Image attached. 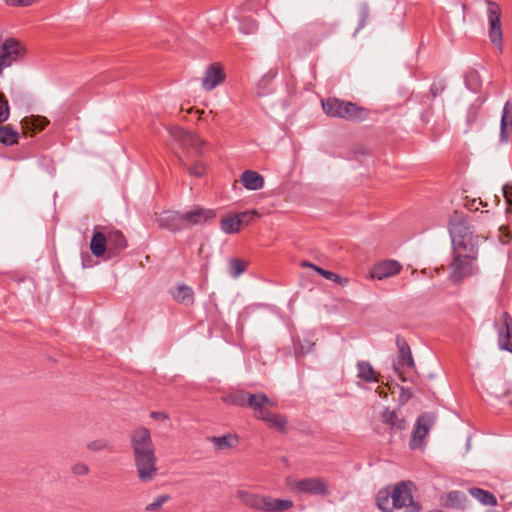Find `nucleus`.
<instances>
[{
    "label": "nucleus",
    "mask_w": 512,
    "mask_h": 512,
    "mask_svg": "<svg viewBox=\"0 0 512 512\" xmlns=\"http://www.w3.org/2000/svg\"><path fill=\"white\" fill-rule=\"evenodd\" d=\"M173 299L184 305H193L195 301L193 289L186 285L180 284L171 290Z\"/></svg>",
    "instance_id": "nucleus-22"
},
{
    "label": "nucleus",
    "mask_w": 512,
    "mask_h": 512,
    "mask_svg": "<svg viewBox=\"0 0 512 512\" xmlns=\"http://www.w3.org/2000/svg\"><path fill=\"white\" fill-rule=\"evenodd\" d=\"M237 215L241 220L242 227L251 224L255 219L259 217V213L256 210L244 211L241 213H237Z\"/></svg>",
    "instance_id": "nucleus-37"
},
{
    "label": "nucleus",
    "mask_w": 512,
    "mask_h": 512,
    "mask_svg": "<svg viewBox=\"0 0 512 512\" xmlns=\"http://www.w3.org/2000/svg\"><path fill=\"white\" fill-rule=\"evenodd\" d=\"M477 254H461L454 252V259L451 263L450 279L454 283L461 282L464 278L472 275V262L476 260Z\"/></svg>",
    "instance_id": "nucleus-10"
},
{
    "label": "nucleus",
    "mask_w": 512,
    "mask_h": 512,
    "mask_svg": "<svg viewBox=\"0 0 512 512\" xmlns=\"http://www.w3.org/2000/svg\"><path fill=\"white\" fill-rule=\"evenodd\" d=\"M24 54V48L15 38L6 39L0 46V73L5 67L11 66Z\"/></svg>",
    "instance_id": "nucleus-13"
},
{
    "label": "nucleus",
    "mask_w": 512,
    "mask_h": 512,
    "mask_svg": "<svg viewBox=\"0 0 512 512\" xmlns=\"http://www.w3.org/2000/svg\"><path fill=\"white\" fill-rule=\"evenodd\" d=\"M160 228L167 229L171 232L182 231L186 228L184 213L177 211H164L156 219Z\"/></svg>",
    "instance_id": "nucleus-16"
},
{
    "label": "nucleus",
    "mask_w": 512,
    "mask_h": 512,
    "mask_svg": "<svg viewBox=\"0 0 512 512\" xmlns=\"http://www.w3.org/2000/svg\"><path fill=\"white\" fill-rule=\"evenodd\" d=\"M445 88H446V84L443 80L434 81L431 84L430 93H431L432 97L435 98V97L439 96L440 94H442L444 92Z\"/></svg>",
    "instance_id": "nucleus-38"
},
{
    "label": "nucleus",
    "mask_w": 512,
    "mask_h": 512,
    "mask_svg": "<svg viewBox=\"0 0 512 512\" xmlns=\"http://www.w3.org/2000/svg\"><path fill=\"white\" fill-rule=\"evenodd\" d=\"M10 116V108L5 95L0 92V124L5 122Z\"/></svg>",
    "instance_id": "nucleus-36"
},
{
    "label": "nucleus",
    "mask_w": 512,
    "mask_h": 512,
    "mask_svg": "<svg viewBox=\"0 0 512 512\" xmlns=\"http://www.w3.org/2000/svg\"><path fill=\"white\" fill-rule=\"evenodd\" d=\"M170 134L181 143L184 150L182 157L190 158V153L197 156L202 154L206 143L197 134L186 132L179 127L171 129Z\"/></svg>",
    "instance_id": "nucleus-8"
},
{
    "label": "nucleus",
    "mask_w": 512,
    "mask_h": 512,
    "mask_svg": "<svg viewBox=\"0 0 512 512\" xmlns=\"http://www.w3.org/2000/svg\"><path fill=\"white\" fill-rule=\"evenodd\" d=\"M216 217V212L204 207H196L184 213L185 226L202 225Z\"/></svg>",
    "instance_id": "nucleus-18"
},
{
    "label": "nucleus",
    "mask_w": 512,
    "mask_h": 512,
    "mask_svg": "<svg viewBox=\"0 0 512 512\" xmlns=\"http://www.w3.org/2000/svg\"><path fill=\"white\" fill-rule=\"evenodd\" d=\"M224 79L225 73L223 68L218 63H214L206 69L204 77L202 78V87L206 91H211L222 83Z\"/></svg>",
    "instance_id": "nucleus-19"
},
{
    "label": "nucleus",
    "mask_w": 512,
    "mask_h": 512,
    "mask_svg": "<svg viewBox=\"0 0 512 512\" xmlns=\"http://www.w3.org/2000/svg\"><path fill=\"white\" fill-rule=\"evenodd\" d=\"M396 346L398 348V359L395 364L396 369L404 367L409 369L415 368V362L411 353L410 346L403 336H396Z\"/></svg>",
    "instance_id": "nucleus-17"
},
{
    "label": "nucleus",
    "mask_w": 512,
    "mask_h": 512,
    "mask_svg": "<svg viewBox=\"0 0 512 512\" xmlns=\"http://www.w3.org/2000/svg\"><path fill=\"white\" fill-rule=\"evenodd\" d=\"M170 499H171V497L168 494L159 495L158 497H156L154 499L153 502H151L150 504H148L145 507V511H147V512L159 511L165 503L170 501Z\"/></svg>",
    "instance_id": "nucleus-33"
},
{
    "label": "nucleus",
    "mask_w": 512,
    "mask_h": 512,
    "mask_svg": "<svg viewBox=\"0 0 512 512\" xmlns=\"http://www.w3.org/2000/svg\"><path fill=\"white\" fill-rule=\"evenodd\" d=\"M465 81L467 87L473 91H477L480 87V77L477 71L468 72Z\"/></svg>",
    "instance_id": "nucleus-35"
},
{
    "label": "nucleus",
    "mask_w": 512,
    "mask_h": 512,
    "mask_svg": "<svg viewBox=\"0 0 512 512\" xmlns=\"http://www.w3.org/2000/svg\"><path fill=\"white\" fill-rule=\"evenodd\" d=\"M134 466L142 483L152 482L158 475L157 457L150 431L139 427L130 434Z\"/></svg>",
    "instance_id": "nucleus-1"
},
{
    "label": "nucleus",
    "mask_w": 512,
    "mask_h": 512,
    "mask_svg": "<svg viewBox=\"0 0 512 512\" xmlns=\"http://www.w3.org/2000/svg\"><path fill=\"white\" fill-rule=\"evenodd\" d=\"M494 328L498 335V345L501 350L512 353V317L507 311H503L494 321Z\"/></svg>",
    "instance_id": "nucleus-11"
},
{
    "label": "nucleus",
    "mask_w": 512,
    "mask_h": 512,
    "mask_svg": "<svg viewBox=\"0 0 512 512\" xmlns=\"http://www.w3.org/2000/svg\"><path fill=\"white\" fill-rule=\"evenodd\" d=\"M360 16H361V22H360V26L363 27L367 18L369 17V8L368 6H364L362 9H361V12H360Z\"/></svg>",
    "instance_id": "nucleus-43"
},
{
    "label": "nucleus",
    "mask_w": 512,
    "mask_h": 512,
    "mask_svg": "<svg viewBox=\"0 0 512 512\" xmlns=\"http://www.w3.org/2000/svg\"><path fill=\"white\" fill-rule=\"evenodd\" d=\"M257 494L247 491V490H238L236 492V498L245 506L251 507L253 505L254 500L256 499Z\"/></svg>",
    "instance_id": "nucleus-34"
},
{
    "label": "nucleus",
    "mask_w": 512,
    "mask_h": 512,
    "mask_svg": "<svg viewBox=\"0 0 512 512\" xmlns=\"http://www.w3.org/2000/svg\"><path fill=\"white\" fill-rule=\"evenodd\" d=\"M108 442L105 439H98L91 441L87 444V448L91 451H100L107 447Z\"/></svg>",
    "instance_id": "nucleus-40"
},
{
    "label": "nucleus",
    "mask_w": 512,
    "mask_h": 512,
    "mask_svg": "<svg viewBox=\"0 0 512 512\" xmlns=\"http://www.w3.org/2000/svg\"><path fill=\"white\" fill-rule=\"evenodd\" d=\"M357 377L367 383L378 382V375L371 364L367 361H359L357 364Z\"/></svg>",
    "instance_id": "nucleus-25"
},
{
    "label": "nucleus",
    "mask_w": 512,
    "mask_h": 512,
    "mask_svg": "<svg viewBox=\"0 0 512 512\" xmlns=\"http://www.w3.org/2000/svg\"><path fill=\"white\" fill-rule=\"evenodd\" d=\"M401 264L395 260H385L376 264L371 270L373 278L379 280L392 277L401 271Z\"/></svg>",
    "instance_id": "nucleus-20"
},
{
    "label": "nucleus",
    "mask_w": 512,
    "mask_h": 512,
    "mask_svg": "<svg viewBox=\"0 0 512 512\" xmlns=\"http://www.w3.org/2000/svg\"><path fill=\"white\" fill-rule=\"evenodd\" d=\"M229 266V274L237 278L240 276L243 272H245L247 268V263L241 259L233 258L229 260L228 263Z\"/></svg>",
    "instance_id": "nucleus-32"
},
{
    "label": "nucleus",
    "mask_w": 512,
    "mask_h": 512,
    "mask_svg": "<svg viewBox=\"0 0 512 512\" xmlns=\"http://www.w3.org/2000/svg\"><path fill=\"white\" fill-rule=\"evenodd\" d=\"M210 441L214 444L218 450H224L236 446L238 443V437L236 435H223L219 437H212Z\"/></svg>",
    "instance_id": "nucleus-30"
},
{
    "label": "nucleus",
    "mask_w": 512,
    "mask_h": 512,
    "mask_svg": "<svg viewBox=\"0 0 512 512\" xmlns=\"http://www.w3.org/2000/svg\"><path fill=\"white\" fill-rule=\"evenodd\" d=\"M380 420L387 428L390 437L392 438L397 433H402L407 429V421L404 417L400 416L395 410L385 407L380 413Z\"/></svg>",
    "instance_id": "nucleus-15"
},
{
    "label": "nucleus",
    "mask_w": 512,
    "mask_h": 512,
    "mask_svg": "<svg viewBox=\"0 0 512 512\" xmlns=\"http://www.w3.org/2000/svg\"><path fill=\"white\" fill-rule=\"evenodd\" d=\"M411 481H401L394 485L392 491L388 488L380 489L376 496V503L383 512H420L421 505L412 496Z\"/></svg>",
    "instance_id": "nucleus-2"
},
{
    "label": "nucleus",
    "mask_w": 512,
    "mask_h": 512,
    "mask_svg": "<svg viewBox=\"0 0 512 512\" xmlns=\"http://www.w3.org/2000/svg\"><path fill=\"white\" fill-rule=\"evenodd\" d=\"M72 472L77 476H84L88 474L89 467L84 463H77L72 466Z\"/></svg>",
    "instance_id": "nucleus-41"
},
{
    "label": "nucleus",
    "mask_w": 512,
    "mask_h": 512,
    "mask_svg": "<svg viewBox=\"0 0 512 512\" xmlns=\"http://www.w3.org/2000/svg\"><path fill=\"white\" fill-rule=\"evenodd\" d=\"M463 494L460 491H451L448 493L447 498L449 501L454 502L460 500Z\"/></svg>",
    "instance_id": "nucleus-44"
},
{
    "label": "nucleus",
    "mask_w": 512,
    "mask_h": 512,
    "mask_svg": "<svg viewBox=\"0 0 512 512\" xmlns=\"http://www.w3.org/2000/svg\"><path fill=\"white\" fill-rule=\"evenodd\" d=\"M179 162L181 167L186 169L191 176L202 177L206 173V165L202 161H196L192 165H189V158L179 156Z\"/></svg>",
    "instance_id": "nucleus-28"
},
{
    "label": "nucleus",
    "mask_w": 512,
    "mask_h": 512,
    "mask_svg": "<svg viewBox=\"0 0 512 512\" xmlns=\"http://www.w3.org/2000/svg\"><path fill=\"white\" fill-rule=\"evenodd\" d=\"M449 234L453 252L478 254L479 236L473 233L463 213L453 212L449 221Z\"/></svg>",
    "instance_id": "nucleus-4"
},
{
    "label": "nucleus",
    "mask_w": 512,
    "mask_h": 512,
    "mask_svg": "<svg viewBox=\"0 0 512 512\" xmlns=\"http://www.w3.org/2000/svg\"><path fill=\"white\" fill-rule=\"evenodd\" d=\"M413 394L410 390L401 388L400 395H399V402L401 404L407 403L411 398Z\"/></svg>",
    "instance_id": "nucleus-42"
},
{
    "label": "nucleus",
    "mask_w": 512,
    "mask_h": 512,
    "mask_svg": "<svg viewBox=\"0 0 512 512\" xmlns=\"http://www.w3.org/2000/svg\"><path fill=\"white\" fill-rule=\"evenodd\" d=\"M302 266L312 268L313 270H315L318 274H320L325 279L331 280L341 286H345L349 282V280L347 278H343L340 275H338L332 271L325 270V269L318 267L310 262L304 261V262H302Z\"/></svg>",
    "instance_id": "nucleus-26"
},
{
    "label": "nucleus",
    "mask_w": 512,
    "mask_h": 512,
    "mask_svg": "<svg viewBox=\"0 0 512 512\" xmlns=\"http://www.w3.org/2000/svg\"><path fill=\"white\" fill-rule=\"evenodd\" d=\"M475 202H476V200L474 199V200L472 201V204H471V205H470V207H469L470 209H473V208H474V206H475Z\"/></svg>",
    "instance_id": "nucleus-46"
},
{
    "label": "nucleus",
    "mask_w": 512,
    "mask_h": 512,
    "mask_svg": "<svg viewBox=\"0 0 512 512\" xmlns=\"http://www.w3.org/2000/svg\"><path fill=\"white\" fill-rule=\"evenodd\" d=\"M240 180L247 190H260L264 187V178L253 170H246L241 174Z\"/></svg>",
    "instance_id": "nucleus-21"
},
{
    "label": "nucleus",
    "mask_w": 512,
    "mask_h": 512,
    "mask_svg": "<svg viewBox=\"0 0 512 512\" xmlns=\"http://www.w3.org/2000/svg\"><path fill=\"white\" fill-rule=\"evenodd\" d=\"M289 487L293 491H297L304 494L326 496L329 494L328 485L324 479L316 478H305L298 481L289 483Z\"/></svg>",
    "instance_id": "nucleus-12"
},
{
    "label": "nucleus",
    "mask_w": 512,
    "mask_h": 512,
    "mask_svg": "<svg viewBox=\"0 0 512 512\" xmlns=\"http://www.w3.org/2000/svg\"><path fill=\"white\" fill-rule=\"evenodd\" d=\"M435 421L436 417L431 412H423L417 417L409 441V447L412 450L419 449L424 445L425 438L434 426Z\"/></svg>",
    "instance_id": "nucleus-7"
},
{
    "label": "nucleus",
    "mask_w": 512,
    "mask_h": 512,
    "mask_svg": "<svg viewBox=\"0 0 512 512\" xmlns=\"http://www.w3.org/2000/svg\"><path fill=\"white\" fill-rule=\"evenodd\" d=\"M323 111L330 117L342 118L348 121H363L368 117V110L350 101L337 98L322 100Z\"/></svg>",
    "instance_id": "nucleus-6"
},
{
    "label": "nucleus",
    "mask_w": 512,
    "mask_h": 512,
    "mask_svg": "<svg viewBox=\"0 0 512 512\" xmlns=\"http://www.w3.org/2000/svg\"><path fill=\"white\" fill-rule=\"evenodd\" d=\"M251 395H253V393L240 390L230 394L228 400L233 405L249 408L248 399Z\"/></svg>",
    "instance_id": "nucleus-31"
},
{
    "label": "nucleus",
    "mask_w": 512,
    "mask_h": 512,
    "mask_svg": "<svg viewBox=\"0 0 512 512\" xmlns=\"http://www.w3.org/2000/svg\"><path fill=\"white\" fill-rule=\"evenodd\" d=\"M249 408L253 410L255 418L264 421L271 429L281 433H286L288 420L286 416L272 412L271 409L277 406V403L271 400L264 393H253L248 399Z\"/></svg>",
    "instance_id": "nucleus-5"
},
{
    "label": "nucleus",
    "mask_w": 512,
    "mask_h": 512,
    "mask_svg": "<svg viewBox=\"0 0 512 512\" xmlns=\"http://www.w3.org/2000/svg\"><path fill=\"white\" fill-rule=\"evenodd\" d=\"M151 418L155 420H166L168 419V416L163 412L153 411L150 414Z\"/></svg>",
    "instance_id": "nucleus-45"
},
{
    "label": "nucleus",
    "mask_w": 512,
    "mask_h": 512,
    "mask_svg": "<svg viewBox=\"0 0 512 512\" xmlns=\"http://www.w3.org/2000/svg\"><path fill=\"white\" fill-rule=\"evenodd\" d=\"M220 228L225 234H234L242 229L237 213H228L220 221Z\"/></svg>",
    "instance_id": "nucleus-24"
},
{
    "label": "nucleus",
    "mask_w": 512,
    "mask_h": 512,
    "mask_svg": "<svg viewBox=\"0 0 512 512\" xmlns=\"http://www.w3.org/2000/svg\"><path fill=\"white\" fill-rule=\"evenodd\" d=\"M479 204H480V205H482V206H484V207L486 206V204H485V203H483V201H482V200H480V201H479Z\"/></svg>",
    "instance_id": "nucleus-47"
},
{
    "label": "nucleus",
    "mask_w": 512,
    "mask_h": 512,
    "mask_svg": "<svg viewBox=\"0 0 512 512\" xmlns=\"http://www.w3.org/2000/svg\"><path fill=\"white\" fill-rule=\"evenodd\" d=\"M293 507L291 500L276 499L270 496L257 494L251 509L261 512H283Z\"/></svg>",
    "instance_id": "nucleus-14"
},
{
    "label": "nucleus",
    "mask_w": 512,
    "mask_h": 512,
    "mask_svg": "<svg viewBox=\"0 0 512 512\" xmlns=\"http://www.w3.org/2000/svg\"><path fill=\"white\" fill-rule=\"evenodd\" d=\"M19 133L10 125L0 126V143L6 146H13L18 143Z\"/></svg>",
    "instance_id": "nucleus-29"
},
{
    "label": "nucleus",
    "mask_w": 512,
    "mask_h": 512,
    "mask_svg": "<svg viewBox=\"0 0 512 512\" xmlns=\"http://www.w3.org/2000/svg\"><path fill=\"white\" fill-rule=\"evenodd\" d=\"M127 247L128 241L119 229L101 225L93 228L90 250L95 257L105 256L106 260H113L120 257Z\"/></svg>",
    "instance_id": "nucleus-3"
},
{
    "label": "nucleus",
    "mask_w": 512,
    "mask_h": 512,
    "mask_svg": "<svg viewBox=\"0 0 512 512\" xmlns=\"http://www.w3.org/2000/svg\"><path fill=\"white\" fill-rule=\"evenodd\" d=\"M487 4V18L489 23V38L492 44L500 51L502 50V28H501V10L497 3L486 0Z\"/></svg>",
    "instance_id": "nucleus-9"
},
{
    "label": "nucleus",
    "mask_w": 512,
    "mask_h": 512,
    "mask_svg": "<svg viewBox=\"0 0 512 512\" xmlns=\"http://www.w3.org/2000/svg\"><path fill=\"white\" fill-rule=\"evenodd\" d=\"M503 196L508 206L507 212L512 210V183H506L502 188Z\"/></svg>",
    "instance_id": "nucleus-39"
},
{
    "label": "nucleus",
    "mask_w": 512,
    "mask_h": 512,
    "mask_svg": "<svg viewBox=\"0 0 512 512\" xmlns=\"http://www.w3.org/2000/svg\"><path fill=\"white\" fill-rule=\"evenodd\" d=\"M469 493L483 505L494 506L497 504L495 495L487 490L473 487L469 489Z\"/></svg>",
    "instance_id": "nucleus-27"
},
{
    "label": "nucleus",
    "mask_w": 512,
    "mask_h": 512,
    "mask_svg": "<svg viewBox=\"0 0 512 512\" xmlns=\"http://www.w3.org/2000/svg\"><path fill=\"white\" fill-rule=\"evenodd\" d=\"M512 126V101L508 100L504 104L500 125V140L507 142L509 139L508 127Z\"/></svg>",
    "instance_id": "nucleus-23"
}]
</instances>
